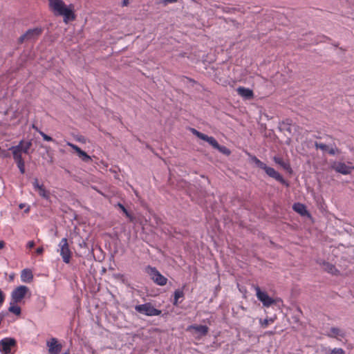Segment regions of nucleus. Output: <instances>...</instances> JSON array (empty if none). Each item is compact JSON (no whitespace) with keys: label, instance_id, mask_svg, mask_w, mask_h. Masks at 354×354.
Listing matches in <instances>:
<instances>
[{"label":"nucleus","instance_id":"1","mask_svg":"<svg viewBox=\"0 0 354 354\" xmlns=\"http://www.w3.org/2000/svg\"><path fill=\"white\" fill-rule=\"evenodd\" d=\"M50 9L55 15L63 16L64 21L67 24L68 21L74 20L73 6H66L62 0H48Z\"/></svg>","mask_w":354,"mask_h":354},{"label":"nucleus","instance_id":"2","mask_svg":"<svg viewBox=\"0 0 354 354\" xmlns=\"http://www.w3.org/2000/svg\"><path fill=\"white\" fill-rule=\"evenodd\" d=\"M257 299L262 303L264 307L268 308L276 303V300L270 297L266 291H263L258 286H254Z\"/></svg>","mask_w":354,"mask_h":354},{"label":"nucleus","instance_id":"3","mask_svg":"<svg viewBox=\"0 0 354 354\" xmlns=\"http://www.w3.org/2000/svg\"><path fill=\"white\" fill-rule=\"evenodd\" d=\"M137 312L147 316H158L161 314V311L155 308L151 304L137 305L135 307Z\"/></svg>","mask_w":354,"mask_h":354},{"label":"nucleus","instance_id":"4","mask_svg":"<svg viewBox=\"0 0 354 354\" xmlns=\"http://www.w3.org/2000/svg\"><path fill=\"white\" fill-rule=\"evenodd\" d=\"M60 256L64 263H68L71 258V252L69 248L68 240L66 238H63L59 245Z\"/></svg>","mask_w":354,"mask_h":354},{"label":"nucleus","instance_id":"5","mask_svg":"<svg viewBox=\"0 0 354 354\" xmlns=\"http://www.w3.org/2000/svg\"><path fill=\"white\" fill-rule=\"evenodd\" d=\"M331 168L337 173L348 175L353 171L354 166L351 162H348V164L346 165L342 162H334L331 165Z\"/></svg>","mask_w":354,"mask_h":354},{"label":"nucleus","instance_id":"6","mask_svg":"<svg viewBox=\"0 0 354 354\" xmlns=\"http://www.w3.org/2000/svg\"><path fill=\"white\" fill-rule=\"evenodd\" d=\"M148 273L151 279L159 286H165L167 282V279L160 274L156 268L149 266L147 268Z\"/></svg>","mask_w":354,"mask_h":354},{"label":"nucleus","instance_id":"7","mask_svg":"<svg viewBox=\"0 0 354 354\" xmlns=\"http://www.w3.org/2000/svg\"><path fill=\"white\" fill-rule=\"evenodd\" d=\"M15 345L16 340L14 338H3L0 340V352L3 354H11V348Z\"/></svg>","mask_w":354,"mask_h":354},{"label":"nucleus","instance_id":"8","mask_svg":"<svg viewBox=\"0 0 354 354\" xmlns=\"http://www.w3.org/2000/svg\"><path fill=\"white\" fill-rule=\"evenodd\" d=\"M28 288L26 286H19L14 289L11 293V300L14 302H21L28 292Z\"/></svg>","mask_w":354,"mask_h":354},{"label":"nucleus","instance_id":"9","mask_svg":"<svg viewBox=\"0 0 354 354\" xmlns=\"http://www.w3.org/2000/svg\"><path fill=\"white\" fill-rule=\"evenodd\" d=\"M42 32L41 28H34L32 29H28L24 35H22L19 39V41L20 43L24 42L26 40H33L37 38Z\"/></svg>","mask_w":354,"mask_h":354},{"label":"nucleus","instance_id":"10","mask_svg":"<svg viewBox=\"0 0 354 354\" xmlns=\"http://www.w3.org/2000/svg\"><path fill=\"white\" fill-rule=\"evenodd\" d=\"M191 131L194 135L197 136L198 138L207 142L214 149L218 147V143L214 137L208 136L193 128L191 129Z\"/></svg>","mask_w":354,"mask_h":354},{"label":"nucleus","instance_id":"11","mask_svg":"<svg viewBox=\"0 0 354 354\" xmlns=\"http://www.w3.org/2000/svg\"><path fill=\"white\" fill-rule=\"evenodd\" d=\"M32 186L35 191L38 192L39 196L45 199H48L50 194L48 190L46 189L43 184H39V180L37 178H34L32 181Z\"/></svg>","mask_w":354,"mask_h":354},{"label":"nucleus","instance_id":"12","mask_svg":"<svg viewBox=\"0 0 354 354\" xmlns=\"http://www.w3.org/2000/svg\"><path fill=\"white\" fill-rule=\"evenodd\" d=\"M264 171L266 173V174L270 177L273 178L274 179L280 182L282 184L288 185L287 182L284 180L282 176L274 168L267 166Z\"/></svg>","mask_w":354,"mask_h":354},{"label":"nucleus","instance_id":"13","mask_svg":"<svg viewBox=\"0 0 354 354\" xmlns=\"http://www.w3.org/2000/svg\"><path fill=\"white\" fill-rule=\"evenodd\" d=\"M46 344L50 354H58L62 350V344L58 343L56 338H51Z\"/></svg>","mask_w":354,"mask_h":354},{"label":"nucleus","instance_id":"14","mask_svg":"<svg viewBox=\"0 0 354 354\" xmlns=\"http://www.w3.org/2000/svg\"><path fill=\"white\" fill-rule=\"evenodd\" d=\"M66 145L69 147H71L73 149H74L78 156L85 162H88L91 160V158L90 156H88L85 151H82L79 147L77 145L70 142H67Z\"/></svg>","mask_w":354,"mask_h":354},{"label":"nucleus","instance_id":"15","mask_svg":"<svg viewBox=\"0 0 354 354\" xmlns=\"http://www.w3.org/2000/svg\"><path fill=\"white\" fill-rule=\"evenodd\" d=\"M23 140L20 141L17 146L11 147L9 150L12 151L13 158L16 162L24 160L21 156Z\"/></svg>","mask_w":354,"mask_h":354},{"label":"nucleus","instance_id":"16","mask_svg":"<svg viewBox=\"0 0 354 354\" xmlns=\"http://www.w3.org/2000/svg\"><path fill=\"white\" fill-rule=\"evenodd\" d=\"M237 93L244 100H251L254 97L252 90L248 88L239 86L236 89Z\"/></svg>","mask_w":354,"mask_h":354},{"label":"nucleus","instance_id":"17","mask_svg":"<svg viewBox=\"0 0 354 354\" xmlns=\"http://www.w3.org/2000/svg\"><path fill=\"white\" fill-rule=\"evenodd\" d=\"M292 209H294V211H295L296 212H297L298 214H299L301 216H305V215L308 214V211L306 209V207L302 203H295L292 206Z\"/></svg>","mask_w":354,"mask_h":354},{"label":"nucleus","instance_id":"18","mask_svg":"<svg viewBox=\"0 0 354 354\" xmlns=\"http://www.w3.org/2000/svg\"><path fill=\"white\" fill-rule=\"evenodd\" d=\"M189 329H193L201 335H205L208 333V327L203 325H192Z\"/></svg>","mask_w":354,"mask_h":354},{"label":"nucleus","instance_id":"19","mask_svg":"<svg viewBox=\"0 0 354 354\" xmlns=\"http://www.w3.org/2000/svg\"><path fill=\"white\" fill-rule=\"evenodd\" d=\"M33 275L32 271L28 269H24L21 272V279L24 282H30L32 280Z\"/></svg>","mask_w":354,"mask_h":354},{"label":"nucleus","instance_id":"20","mask_svg":"<svg viewBox=\"0 0 354 354\" xmlns=\"http://www.w3.org/2000/svg\"><path fill=\"white\" fill-rule=\"evenodd\" d=\"M274 161L282 167L285 170L288 171H291V167L288 162L283 161L282 158L279 157L274 156L273 158Z\"/></svg>","mask_w":354,"mask_h":354},{"label":"nucleus","instance_id":"21","mask_svg":"<svg viewBox=\"0 0 354 354\" xmlns=\"http://www.w3.org/2000/svg\"><path fill=\"white\" fill-rule=\"evenodd\" d=\"M17 303L11 300L8 310L16 315H19L21 314V308L17 305Z\"/></svg>","mask_w":354,"mask_h":354},{"label":"nucleus","instance_id":"22","mask_svg":"<svg viewBox=\"0 0 354 354\" xmlns=\"http://www.w3.org/2000/svg\"><path fill=\"white\" fill-rule=\"evenodd\" d=\"M328 335L330 337H336V338H337L339 337H343L344 335V333L339 328L333 327L330 329V334Z\"/></svg>","mask_w":354,"mask_h":354},{"label":"nucleus","instance_id":"23","mask_svg":"<svg viewBox=\"0 0 354 354\" xmlns=\"http://www.w3.org/2000/svg\"><path fill=\"white\" fill-rule=\"evenodd\" d=\"M184 296V293H183V291L180 289H177L174 291V301H173V304L174 306H177L178 304H179V301L178 299L180 298H182Z\"/></svg>","mask_w":354,"mask_h":354},{"label":"nucleus","instance_id":"24","mask_svg":"<svg viewBox=\"0 0 354 354\" xmlns=\"http://www.w3.org/2000/svg\"><path fill=\"white\" fill-rule=\"evenodd\" d=\"M251 160L255 163V165L262 169H265L267 167V165L263 163L262 161H261L259 158H257L256 156H253L251 157Z\"/></svg>","mask_w":354,"mask_h":354},{"label":"nucleus","instance_id":"25","mask_svg":"<svg viewBox=\"0 0 354 354\" xmlns=\"http://www.w3.org/2000/svg\"><path fill=\"white\" fill-rule=\"evenodd\" d=\"M251 160L255 163V165L262 169H265L267 167V165L263 163L262 161H261L259 158H257L256 156H253L251 157Z\"/></svg>","mask_w":354,"mask_h":354},{"label":"nucleus","instance_id":"26","mask_svg":"<svg viewBox=\"0 0 354 354\" xmlns=\"http://www.w3.org/2000/svg\"><path fill=\"white\" fill-rule=\"evenodd\" d=\"M216 149L218 150L221 153L225 154L227 156L230 154V151L225 146H221L219 144L218 145V147Z\"/></svg>","mask_w":354,"mask_h":354},{"label":"nucleus","instance_id":"27","mask_svg":"<svg viewBox=\"0 0 354 354\" xmlns=\"http://www.w3.org/2000/svg\"><path fill=\"white\" fill-rule=\"evenodd\" d=\"M31 145H32V143L30 141L26 142L25 144L23 142L21 151H23L25 153H28V150L30 148Z\"/></svg>","mask_w":354,"mask_h":354},{"label":"nucleus","instance_id":"28","mask_svg":"<svg viewBox=\"0 0 354 354\" xmlns=\"http://www.w3.org/2000/svg\"><path fill=\"white\" fill-rule=\"evenodd\" d=\"M120 209L121 210L126 214V216L129 218V219L131 221L133 220V217L131 216V215L129 213V212L127 211V209L125 208V207L121 204V203H118L117 205Z\"/></svg>","mask_w":354,"mask_h":354},{"label":"nucleus","instance_id":"29","mask_svg":"<svg viewBox=\"0 0 354 354\" xmlns=\"http://www.w3.org/2000/svg\"><path fill=\"white\" fill-rule=\"evenodd\" d=\"M315 146L317 149H319L322 151H327L328 149V146L324 144V143H319V142H315Z\"/></svg>","mask_w":354,"mask_h":354},{"label":"nucleus","instance_id":"30","mask_svg":"<svg viewBox=\"0 0 354 354\" xmlns=\"http://www.w3.org/2000/svg\"><path fill=\"white\" fill-rule=\"evenodd\" d=\"M17 165V167L21 172V174H24L25 173V163H24V161L22 160V161H20V162H16Z\"/></svg>","mask_w":354,"mask_h":354},{"label":"nucleus","instance_id":"31","mask_svg":"<svg viewBox=\"0 0 354 354\" xmlns=\"http://www.w3.org/2000/svg\"><path fill=\"white\" fill-rule=\"evenodd\" d=\"M39 134L42 136L43 139L46 141L55 142L50 136L46 135L41 131H39Z\"/></svg>","mask_w":354,"mask_h":354},{"label":"nucleus","instance_id":"32","mask_svg":"<svg viewBox=\"0 0 354 354\" xmlns=\"http://www.w3.org/2000/svg\"><path fill=\"white\" fill-rule=\"evenodd\" d=\"M330 354H345V352L342 348H335L330 351Z\"/></svg>","mask_w":354,"mask_h":354},{"label":"nucleus","instance_id":"33","mask_svg":"<svg viewBox=\"0 0 354 354\" xmlns=\"http://www.w3.org/2000/svg\"><path fill=\"white\" fill-rule=\"evenodd\" d=\"M328 152L330 155H335L337 153H339V149L336 147H331L330 148L328 147Z\"/></svg>","mask_w":354,"mask_h":354},{"label":"nucleus","instance_id":"34","mask_svg":"<svg viewBox=\"0 0 354 354\" xmlns=\"http://www.w3.org/2000/svg\"><path fill=\"white\" fill-rule=\"evenodd\" d=\"M272 322H273L272 319H265L263 321L261 322V326L263 327L266 328L270 323H272Z\"/></svg>","mask_w":354,"mask_h":354},{"label":"nucleus","instance_id":"35","mask_svg":"<svg viewBox=\"0 0 354 354\" xmlns=\"http://www.w3.org/2000/svg\"><path fill=\"white\" fill-rule=\"evenodd\" d=\"M35 246V242L33 241H30L27 243V248H32Z\"/></svg>","mask_w":354,"mask_h":354},{"label":"nucleus","instance_id":"36","mask_svg":"<svg viewBox=\"0 0 354 354\" xmlns=\"http://www.w3.org/2000/svg\"><path fill=\"white\" fill-rule=\"evenodd\" d=\"M178 0H163V3L166 5L168 3H172L176 2Z\"/></svg>","mask_w":354,"mask_h":354},{"label":"nucleus","instance_id":"37","mask_svg":"<svg viewBox=\"0 0 354 354\" xmlns=\"http://www.w3.org/2000/svg\"><path fill=\"white\" fill-rule=\"evenodd\" d=\"M43 252H44V249H43V248H42V247H39V248H38L36 250V252H37V254H42V253H43Z\"/></svg>","mask_w":354,"mask_h":354},{"label":"nucleus","instance_id":"38","mask_svg":"<svg viewBox=\"0 0 354 354\" xmlns=\"http://www.w3.org/2000/svg\"><path fill=\"white\" fill-rule=\"evenodd\" d=\"M334 271H337L335 267L333 265H329V272L333 273Z\"/></svg>","mask_w":354,"mask_h":354},{"label":"nucleus","instance_id":"39","mask_svg":"<svg viewBox=\"0 0 354 354\" xmlns=\"http://www.w3.org/2000/svg\"><path fill=\"white\" fill-rule=\"evenodd\" d=\"M5 242L3 241H0V250L3 249L5 247Z\"/></svg>","mask_w":354,"mask_h":354},{"label":"nucleus","instance_id":"40","mask_svg":"<svg viewBox=\"0 0 354 354\" xmlns=\"http://www.w3.org/2000/svg\"><path fill=\"white\" fill-rule=\"evenodd\" d=\"M25 206H26L25 203H21V204H19V207L20 209H23Z\"/></svg>","mask_w":354,"mask_h":354},{"label":"nucleus","instance_id":"41","mask_svg":"<svg viewBox=\"0 0 354 354\" xmlns=\"http://www.w3.org/2000/svg\"><path fill=\"white\" fill-rule=\"evenodd\" d=\"M122 4L123 6H127L128 4V0H123Z\"/></svg>","mask_w":354,"mask_h":354},{"label":"nucleus","instance_id":"42","mask_svg":"<svg viewBox=\"0 0 354 354\" xmlns=\"http://www.w3.org/2000/svg\"><path fill=\"white\" fill-rule=\"evenodd\" d=\"M32 128L39 132V130L38 129V128L37 127H35V125H32Z\"/></svg>","mask_w":354,"mask_h":354},{"label":"nucleus","instance_id":"43","mask_svg":"<svg viewBox=\"0 0 354 354\" xmlns=\"http://www.w3.org/2000/svg\"><path fill=\"white\" fill-rule=\"evenodd\" d=\"M29 210H30V208H29V207H27V209L25 210V212H29Z\"/></svg>","mask_w":354,"mask_h":354},{"label":"nucleus","instance_id":"44","mask_svg":"<svg viewBox=\"0 0 354 354\" xmlns=\"http://www.w3.org/2000/svg\"><path fill=\"white\" fill-rule=\"evenodd\" d=\"M268 333L270 334V335H272L274 333L272 331H270Z\"/></svg>","mask_w":354,"mask_h":354}]
</instances>
